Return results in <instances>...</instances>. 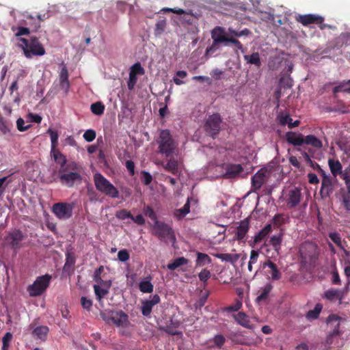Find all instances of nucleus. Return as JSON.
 <instances>
[{
	"label": "nucleus",
	"mask_w": 350,
	"mask_h": 350,
	"mask_svg": "<svg viewBox=\"0 0 350 350\" xmlns=\"http://www.w3.org/2000/svg\"><path fill=\"white\" fill-rule=\"evenodd\" d=\"M282 234H279L278 235L272 236L267 243H265V246L271 245L277 253V255L280 254V251L281 250V244L282 241Z\"/></svg>",
	"instance_id": "25"
},
{
	"label": "nucleus",
	"mask_w": 350,
	"mask_h": 350,
	"mask_svg": "<svg viewBox=\"0 0 350 350\" xmlns=\"http://www.w3.org/2000/svg\"><path fill=\"white\" fill-rule=\"evenodd\" d=\"M163 168L173 175H178L179 174L178 161L172 156L169 157L166 163L163 165Z\"/></svg>",
	"instance_id": "23"
},
{
	"label": "nucleus",
	"mask_w": 350,
	"mask_h": 350,
	"mask_svg": "<svg viewBox=\"0 0 350 350\" xmlns=\"http://www.w3.org/2000/svg\"><path fill=\"white\" fill-rule=\"evenodd\" d=\"M280 124L282 126L288 124L289 129H293L299 125L300 121L295 120L293 122V119L288 115L281 116L279 118Z\"/></svg>",
	"instance_id": "36"
},
{
	"label": "nucleus",
	"mask_w": 350,
	"mask_h": 350,
	"mask_svg": "<svg viewBox=\"0 0 350 350\" xmlns=\"http://www.w3.org/2000/svg\"><path fill=\"white\" fill-rule=\"evenodd\" d=\"M26 236L18 229H14L10 232L5 237L6 243L10 246L14 250H17L21 248L23 245L22 241L25 240Z\"/></svg>",
	"instance_id": "10"
},
{
	"label": "nucleus",
	"mask_w": 350,
	"mask_h": 350,
	"mask_svg": "<svg viewBox=\"0 0 350 350\" xmlns=\"http://www.w3.org/2000/svg\"><path fill=\"white\" fill-rule=\"evenodd\" d=\"M243 58L247 64L254 65L257 68H260L262 65L260 55L258 52L253 53L251 55H245Z\"/></svg>",
	"instance_id": "33"
},
{
	"label": "nucleus",
	"mask_w": 350,
	"mask_h": 350,
	"mask_svg": "<svg viewBox=\"0 0 350 350\" xmlns=\"http://www.w3.org/2000/svg\"><path fill=\"white\" fill-rule=\"evenodd\" d=\"M125 166L128 170L131 176H133L135 174V163L131 160H128L125 163Z\"/></svg>",
	"instance_id": "62"
},
{
	"label": "nucleus",
	"mask_w": 350,
	"mask_h": 350,
	"mask_svg": "<svg viewBox=\"0 0 350 350\" xmlns=\"http://www.w3.org/2000/svg\"><path fill=\"white\" fill-rule=\"evenodd\" d=\"M153 228L155 230L154 234L160 239L167 242V241L174 243L176 237L172 228L167 224L156 220Z\"/></svg>",
	"instance_id": "5"
},
{
	"label": "nucleus",
	"mask_w": 350,
	"mask_h": 350,
	"mask_svg": "<svg viewBox=\"0 0 350 350\" xmlns=\"http://www.w3.org/2000/svg\"><path fill=\"white\" fill-rule=\"evenodd\" d=\"M272 231V227L271 224L266 225L262 229H261L254 237L253 244H250L253 247L257 243H260L264 240Z\"/></svg>",
	"instance_id": "22"
},
{
	"label": "nucleus",
	"mask_w": 350,
	"mask_h": 350,
	"mask_svg": "<svg viewBox=\"0 0 350 350\" xmlns=\"http://www.w3.org/2000/svg\"><path fill=\"white\" fill-rule=\"evenodd\" d=\"M211 341L214 343V347L221 349L226 342V338L221 334H217L211 340Z\"/></svg>",
	"instance_id": "46"
},
{
	"label": "nucleus",
	"mask_w": 350,
	"mask_h": 350,
	"mask_svg": "<svg viewBox=\"0 0 350 350\" xmlns=\"http://www.w3.org/2000/svg\"><path fill=\"white\" fill-rule=\"evenodd\" d=\"M342 201L345 208L350 211V193L347 191V193L342 197Z\"/></svg>",
	"instance_id": "64"
},
{
	"label": "nucleus",
	"mask_w": 350,
	"mask_h": 350,
	"mask_svg": "<svg viewBox=\"0 0 350 350\" xmlns=\"http://www.w3.org/2000/svg\"><path fill=\"white\" fill-rule=\"evenodd\" d=\"M302 198L301 189L297 187L290 189L287 191L284 200L288 208H293L299 205Z\"/></svg>",
	"instance_id": "12"
},
{
	"label": "nucleus",
	"mask_w": 350,
	"mask_h": 350,
	"mask_svg": "<svg viewBox=\"0 0 350 350\" xmlns=\"http://www.w3.org/2000/svg\"><path fill=\"white\" fill-rule=\"evenodd\" d=\"M286 139L293 146H302L304 144V137L301 133L288 131L286 133Z\"/></svg>",
	"instance_id": "21"
},
{
	"label": "nucleus",
	"mask_w": 350,
	"mask_h": 350,
	"mask_svg": "<svg viewBox=\"0 0 350 350\" xmlns=\"http://www.w3.org/2000/svg\"><path fill=\"white\" fill-rule=\"evenodd\" d=\"M116 217L121 220H124L126 218H131L132 217V214L131 212L125 208L121 209L116 212Z\"/></svg>",
	"instance_id": "47"
},
{
	"label": "nucleus",
	"mask_w": 350,
	"mask_h": 350,
	"mask_svg": "<svg viewBox=\"0 0 350 350\" xmlns=\"http://www.w3.org/2000/svg\"><path fill=\"white\" fill-rule=\"evenodd\" d=\"M18 31L17 32L15 33V36L16 37H21L22 36H25V35H29V33H30V30L29 28L27 27H18L17 28Z\"/></svg>",
	"instance_id": "59"
},
{
	"label": "nucleus",
	"mask_w": 350,
	"mask_h": 350,
	"mask_svg": "<svg viewBox=\"0 0 350 350\" xmlns=\"http://www.w3.org/2000/svg\"><path fill=\"white\" fill-rule=\"evenodd\" d=\"M249 230V221L247 219L241 221L237 228L236 236L238 240H243Z\"/></svg>",
	"instance_id": "27"
},
{
	"label": "nucleus",
	"mask_w": 350,
	"mask_h": 350,
	"mask_svg": "<svg viewBox=\"0 0 350 350\" xmlns=\"http://www.w3.org/2000/svg\"><path fill=\"white\" fill-rule=\"evenodd\" d=\"M216 257L221 259L223 261L230 262H232L234 261L233 256L230 254H216Z\"/></svg>",
	"instance_id": "58"
},
{
	"label": "nucleus",
	"mask_w": 350,
	"mask_h": 350,
	"mask_svg": "<svg viewBox=\"0 0 350 350\" xmlns=\"http://www.w3.org/2000/svg\"><path fill=\"white\" fill-rule=\"evenodd\" d=\"M344 297V292L342 290L337 288H330L324 293V297L330 301H335L338 300L341 304Z\"/></svg>",
	"instance_id": "19"
},
{
	"label": "nucleus",
	"mask_w": 350,
	"mask_h": 350,
	"mask_svg": "<svg viewBox=\"0 0 350 350\" xmlns=\"http://www.w3.org/2000/svg\"><path fill=\"white\" fill-rule=\"evenodd\" d=\"M304 144L318 149L323 147L322 142L313 135H308L304 137Z\"/></svg>",
	"instance_id": "34"
},
{
	"label": "nucleus",
	"mask_w": 350,
	"mask_h": 350,
	"mask_svg": "<svg viewBox=\"0 0 350 350\" xmlns=\"http://www.w3.org/2000/svg\"><path fill=\"white\" fill-rule=\"evenodd\" d=\"M73 203L57 202L53 204L52 211L59 219H68L72 215Z\"/></svg>",
	"instance_id": "9"
},
{
	"label": "nucleus",
	"mask_w": 350,
	"mask_h": 350,
	"mask_svg": "<svg viewBox=\"0 0 350 350\" xmlns=\"http://www.w3.org/2000/svg\"><path fill=\"white\" fill-rule=\"evenodd\" d=\"M129 258V253L126 249L121 250L118 253V258L121 262H126Z\"/></svg>",
	"instance_id": "54"
},
{
	"label": "nucleus",
	"mask_w": 350,
	"mask_h": 350,
	"mask_svg": "<svg viewBox=\"0 0 350 350\" xmlns=\"http://www.w3.org/2000/svg\"><path fill=\"white\" fill-rule=\"evenodd\" d=\"M129 72L136 75H144L145 74V70L139 62H136L131 66Z\"/></svg>",
	"instance_id": "44"
},
{
	"label": "nucleus",
	"mask_w": 350,
	"mask_h": 350,
	"mask_svg": "<svg viewBox=\"0 0 350 350\" xmlns=\"http://www.w3.org/2000/svg\"><path fill=\"white\" fill-rule=\"evenodd\" d=\"M104 270V268L103 266H100L95 271H94V280L96 282V283H98L100 280H102V278H101V273Z\"/></svg>",
	"instance_id": "61"
},
{
	"label": "nucleus",
	"mask_w": 350,
	"mask_h": 350,
	"mask_svg": "<svg viewBox=\"0 0 350 350\" xmlns=\"http://www.w3.org/2000/svg\"><path fill=\"white\" fill-rule=\"evenodd\" d=\"M47 133L49 134L51 137V151H54L55 150H57V147L58 145V137L59 135L57 131L53 130L51 129H49L47 131Z\"/></svg>",
	"instance_id": "39"
},
{
	"label": "nucleus",
	"mask_w": 350,
	"mask_h": 350,
	"mask_svg": "<svg viewBox=\"0 0 350 350\" xmlns=\"http://www.w3.org/2000/svg\"><path fill=\"white\" fill-rule=\"evenodd\" d=\"M150 300L142 301L141 312L144 317H149L152 312V308L161 301V298L157 294L150 296Z\"/></svg>",
	"instance_id": "16"
},
{
	"label": "nucleus",
	"mask_w": 350,
	"mask_h": 350,
	"mask_svg": "<svg viewBox=\"0 0 350 350\" xmlns=\"http://www.w3.org/2000/svg\"><path fill=\"white\" fill-rule=\"evenodd\" d=\"M96 131L93 129H88L83 133V138L88 142L94 141L96 138Z\"/></svg>",
	"instance_id": "49"
},
{
	"label": "nucleus",
	"mask_w": 350,
	"mask_h": 350,
	"mask_svg": "<svg viewBox=\"0 0 350 350\" xmlns=\"http://www.w3.org/2000/svg\"><path fill=\"white\" fill-rule=\"evenodd\" d=\"M330 239L338 246L341 245V237L338 232H332L329 234Z\"/></svg>",
	"instance_id": "57"
},
{
	"label": "nucleus",
	"mask_w": 350,
	"mask_h": 350,
	"mask_svg": "<svg viewBox=\"0 0 350 350\" xmlns=\"http://www.w3.org/2000/svg\"><path fill=\"white\" fill-rule=\"evenodd\" d=\"M51 153L53 154L55 161L59 165V170H63V169L66 167L70 169H76L77 163H78V162L75 161H68L66 157L58 149L55 150L54 151H51Z\"/></svg>",
	"instance_id": "13"
},
{
	"label": "nucleus",
	"mask_w": 350,
	"mask_h": 350,
	"mask_svg": "<svg viewBox=\"0 0 350 350\" xmlns=\"http://www.w3.org/2000/svg\"><path fill=\"white\" fill-rule=\"evenodd\" d=\"M90 109L94 114L100 116L104 113L105 105L101 102H96L91 105Z\"/></svg>",
	"instance_id": "41"
},
{
	"label": "nucleus",
	"mask_w": 350,
	"mask_h": 350,
	"mask_svg": "<svg viewBox=\"0 0 350 350\" xmlns=\"http://www.w3.org/2000/svg\"><path fill=\"white\" fill-rule=\"evenodd\" d=\"M18 40L22 42L19 47L23 49L25 56L27 58L42 56L46 53L42 44L36 36H31L29 39L19 38Z\"/></svg>",
	"instance_id": "2"
},
{
	"label": "nucleus",
	"mask_w": 350,
	"mask_h": 350,
	"mask_svg": "<svg viewBox=\"0 0 350 350\" xmlns=\"http://www.w3.org/2000/svg\"><path fill=\"white\" fill-rule=\"evenodd\" d=\"M259 256V253L257 250H252L250 252V258L249 262L250 264L256 263Z\"/></svg>",
	"instance_id": "63"
},
{
	"label": "nucleus",
	"mask_w": 350,
	"mask_h": 350,
	"mask_svg": "<svg viewBox=\"0 0 350 350\" xmlns=\"http://www.w3.org/2000/svg\"><path fill=\"white\" fill-rule=\"evenodd\" d=\"M265 174L261 171L257 172L252 177V190L256 192L259 190L265 183Z\"/></svg>",
	"instance_id": "20"
},
{
	"label": "nucleus",
	"mask_w": 350,
	"mask_h": 350,
	"mask_svg": "<svg viewBox=\"0 0 350 350\" xmlns=\"http://www.w3.org/2000/svg\"><path fill=\"white\" fill-rule=\"evenodd\" d=\"M156 142L158 145L157 152L159 154L167 159L173 156L176 150L177 143L173 139L168 129L161 130Z\"/></svg>",
	"instance_id": "1"
},
{
	"label": "nucleus",
	"mask_w": 350,
	"mask_h": 350,
	"mask_svg": "<svg viewBox=\"0 0 350 350\" xmlns=\"http://www.w3.org/2000/svg\"><path fill=\"white\" fill-rule=\"evenodd\" d=\"M272 286L270 284L266 285L263 288H262L260 295L257 297L256 300L258 301H260L262 300H265L267 299L269 294L271 291Z\"/></svg>",
	"instance_id": "43"
},
{
	"label": "nucleus",
	"mask_w": 350,
	"mask_h": 350,
	"mask_svg": "<svg viewBox=\"0 0 350 350\" xmlns=\"http://www.w3.org/2000/svg\"><path fill=\"white\" fill-rule=\"evenodd\" d=\"M262 269H265L266 274L269 279L275 281L282 278V272L276 264L268 259L262 264Z\"/></svg>",
	"instance_id": "14"
},
{
	"label": "nucleus",
	"mask_w": 350,
	"mask_h": 350,
	"mask_svg": "<svg viewBox=\"0 0 350 350\" xmlns=\"http://www.w3.org/2000/svg\"><path fill=\"white\" fill-rule=\"evenodd\" d=\"M197 258L196 260V267H204L206 265L211 264L212 259L211 257L202 252H196Z\"/></svg>",
	"instance_id": "29"
},
{
	"label": "nucleus",
	"mask_w": 350,
	"mask_h": 350,
	"mask_svg": "<svg viewBox=\"0 0 350 350\" xmlns=\"http://www.w3.org/2000/svg\"><path fill=\"white\" fill-rule=\"evenodd\" d=\"M235 321L244 327L251 329L250 317L244 312H240L234 317Z\"/></svg>",
	"instance_id": "32"
},
{
	"label": "nucleus",
	"mask_w": 350,
	"mask_h": 350,
	"mask_svg": "<svg viewBox=\"0 0 350 350\" xmlns=\"http://www.w3.org/2000/svg\"><path fill=\"white\" fill-rule=\"evenodd\" d=\"M137 75L132 74L129 72V81L127 82L128 88L130 90H133L137 81Z\"/></svg>",
	"instance_id": "53"
},
{
	"label": "nucleus",
	"mask_w": 350,
	"mask_h": 350,
	"mask_svg": "<svg viewBox=\"0 0 350 350\" xmlns=\"http://www.w3.org/2000/svg\"><path fill=\"white\" fill-rule=\"evenodd\" d=\"M296 19L297 21L302 24L304 26L315 24L316 23H321L322 21H324V18L323 16L311 14L299 15Z\"/></svg>",
	"instance_id": "17"
},
{
	"label": "nucleus",
	"mask_w": 350,
	"mask_h": 350,
	"mask_svg": "<svg viewBox=\"0 0 350 350\" xmlns=\"http://www.w3.org/2000/svg\"><path fill=\"white\" fill-rule=\"evenodd\" d=\"M101 316L107 323H111L118 327L124 326L128 323V315L122 310L102 312Z\"/></svg>",
	"instance_id": "8"
},
{
	"label": "nucleus",
	"mask_w": 350,
	"mask_h": 350,
	"mask_svg": "<svg viewBox=\"0 0 350 350\" xmlns=\"http://www.w3.org/2000/svg\"><path fill=\"white\" fill-rule=\"evenodd\" d=\"M31 126V125L30 124L25 126V120L22 118H19L16 120L17 129L21 132L27 131Z\"/></svg>",
	"instance_id": "50"
},
{
	"label": "nucleus",
	"mask_w": 350,
	"mask_h": 350,
	"mask_svg": "<svg viewBox=\"0 0 350 350\" xmlns=\"http://www.w3.org/2000/svg\"><path fill=\"white\" fill-rule=\"evenodd\" d=\"M340 320V317L334 314H332L329 315V317H327V322L328 323H331L332 322H337L336 325H335V329H334L332 336H333L334 334H338V329L340 326V323H339Z\"/></svg>",
	"instance_id": "45"
},
{
	"label": "nucleus",
	"mask_w": 350,
	"mask_h": 350,
	"mask_svg": "<svg viewBox=\"0 0 350 350\" xmlns=\"http://www.w3.org/2000/svg\"><path fill=\"white\" fill-rule=\"evenodd\" d=\"M211 272L209 270L204 269L198 274V278L201 282L204 283L206 282L207 280L211 278Z\"/></svg>",
	"instance_id": "52"
},
{
	"label": "nucleus",
	"mask_w": 350,
	"mask_h": 350,
	"mask_svg": "<svg viewBox=\"0 0 350 350\" xmlns=\"http://www.w3.org/2000/svg\"><path fill=\"white\" fill-rule=\"evenodd\" d=\"M81 171L82 166L79 163H77L76 169L66 167L63 170H58L59 181L64 186L73 187L76 183L81 182Z\"/></svg>",
	"instance_id": "3"
},
{
	"label": "nucleus",
	"mask_w": 350,
	"mask_h": 350,
	"mask_svg": "<svg viewBox=\"0 0 350 350\" xmlns=\"http://www.w3.org/2000/svg\"><path fill=\"white\" fill-rule=\"evenodd\" d=\"M332 179L328 176L327 177H324L322 178L321 182V187L320 189V194L322 198H326L329 196V195L332 193Z\"/></svg>",
	"instance_id": "18"
},
{
	"label": "nucleus",
	"mask_w": 350,
	"mask_h": 350,
	"mask_svg": "<svg viewBox=\"0 0 350 350\" xmlns=\"http://www.w3.org/2000/svg\"><path fill=\"white\" fill-rule=\"evenodd\" d=\"M211 37L213 39V44L209 48L207 49V53L214 52L218 49L219 44L222 42H226L228 38L224 28L221 27H216L212 30Z\"/></svg>",
	"instance_id": "11"
},
{
	"label": "nucleus",
	"mask_w": 350,
	"mask_h": 350,
	"mask_svg": "<svg viewBox=\"0 0 350 350\" xmlns=\"http://www.w3.org/2000/svg\"><path fill=\"white\" fill-rule=\"evenodd\" d=\"M190 212V200L188 198L183 208H177L174 211V216L178 219H183Z\"/></svg>",
	"instance_id": "30"
},
{
	"label": "nucleus",
	"mask_w": 350,
	"mask_h": 350,
	"mask_svg": "<svg viewBox=\"0 0 350 350\" xmlns=\"http://www.w3.org/2000/svg\"><path fill=\"white\" fill-rule=\"evenodd\" d=\"M68 77L69 74L67 67L62 63V68L59 74L58 91H62L64 95L68 94L70 87Z\"/></svg>",
	"instance_id": "15"
},
{
	"label": "nucleus",
	"mask_w": 350,
	"mask_h": 350,
	"mask_svg": "<svg viewBox=\"0 0 350 350\" xmlns=\"http://www.w3.org/2000/svg\"><path fill=\"white\" fill-rule=\"evenodd\" d=\"M179 325L180 324L178 321H173L171 320L170 324H167L160 329L168 334L175 336L178 334V332L176 331V328L178 327Z\"/></svg>",
	"instance_id": "37"
},
{
	"label": "nucleus",
	"mask_w": 350,
	"mask_h": 350,
	"mask_svg": "<svg viewBox=\"0 0 350 350\" xmlns=\"http://www.w3.org/2000/svg\"><path fill=\"white\" fill-rule=\"evenodd\" d=\"M51 280V275L49 274L38 277L34 282L28 286L29 295L36 297L42 294L48 288Z\"/></svg>",
	"instance_id": "6"
},
{
	"label": "nucleus",
	"mask_w": 350,
	"mask_h": 350,
	"mask_svg": "<svg viewBox=\"0 0 350 350\" xmlns=\"http://www.w3.org/2000/svg\"><path fill=\"white\" fill-rule=\"evenodd\" d=\"M243 170V168L240 164H228L226 167L225 176L228 178H234L241 173Z\"/></svg>",
	"instance_id": "24"
},
{
	"label": "nucleus",
	"mask_w": 350,
	"mask_h": 350,
	"mask_svg": "<svg viewBox=\"0 0 350 350\" xmlns=\"http://www.w3.org/2000/svg\"><path fill=\"white\" fill-rule=\"evenodd\" d=\"M142 182L145 185H148L149 184H150V183L152 182V177L151 176V174L148 172H142Z\"/></svg>",
	"instance_id": "55"
},
{
	"label": "nucleus",
	"mask_w": 350,
	"mask_h": 350,
	"mask_svg": "<svg viewBox=\"0 0 350 350\" xmlns=\"http://www.w3.org/2000/svg\"><path fill=\"white\" fill-rule=\"evenodd\" d=\"M152 278L148 276L139 283V289L143 293H150L153 291L154 286L151 283Z\"/></svg>",
	"instance_id": "31"
},
{
	"label": "nucleus",
	"mask_w": 350,
	"mask_h": 350,
	"mask_svg": "<svg viewBox=\"0 0 350 350\" xmlns=\"http://www.w3.org/2000/svg\"><path fill=\"white\" fill-rule=\"evenodd\" d=\"M226 42H230L235 45L239 49L243 51V44L236 38L233 37H228Z\"/></svg>",
	"instance_id": "60"
},
{
	"label": "nucleus",
	"mask_w": 350,
	"mask_h": 350,
	"mask_svg": "<svg viewBox=\"0 0 350 350\" xmlns=\"http://www.w3.org/2000/svg\"><path fill=\"white\" fill-rule=\"evenodd\" d=\"M288 220V217L285 214H276L273 218V223L277 226H280L286 224Z\"/></svg>",
	"instance_id": "42"
},
{
	"label": "nucleus",
	"mask_w": 350,
	"mask_h": 350,
	"mask_svg": "<svg viewBox=\"0 0 350 350\" xmlns=\"http://www.w3.org/2000/svg\"><path fill=\"white\" fill-rule=\"evenodd\" d=\"M94 290L98 301H101L109 292V290L102 288L100 285H94Z\"/></svg>",
	"instance_id": "40"
},
{
	"label": "nucleus",
	"mask_w": 350,
	"mask_h": 350,
	"mask_svg": "<svg viewBox=\"0 0 350 350\" xmlns=\"http://www.w3.org/2000/svg\"><path fill=\"white\" fill-rule=\"evenodd\" d=\"M322 309L323 305L321 304H317L313 310H310L306 313V319L309 321L317 319L322 311Z\"/></svg>",
	"instance_id": "35"
},
{
	"label": "nucleus",
	"mask_w": 350,
	"mask_h": 350,
	"mask_svg": "<svg viewBox=\"0 0 350 350\" xmlns=\"http://www.w3.org/2000/svg\"><path fill=\"white\" fill-rule=\"evenodd\" d=\"M222 119L219 113H216L209 116L204 124V130L206 133L215 138L221 130Z\"/></svg>",
	"instance_id": "7"
},
{
	"label": "nucleus",
	"mask_w": 350,
	"mask_h": 350,
	"mask_svg": "<svg viewBox=\"0 0 350 350\" xmlns=\"http://www.w3.org/2000/svg\"><path fill=\"white\" fill-rule=\"evenodd\" d=\"M328 165L331 171L332 174L336 177L338 175H342V166L338 160H334L329 159L328 160Z\"/></svg>",
	"instance_id": "26"
},
{
	"label": "nucleus",
	"mask_w": 350,
	"mask_h": 350,
	"mask_svg": "<svg viewBox=\"0 0 350 350\" xmlns=\"http://www.w3.org/2000/svg\"><path fill=\"white\" fill-rule=\"evenodd\" d=\"M144 213L146 216L148 217L150 219L154 221V222H156V220H157V217L155 212L150 206H146L144 207Z\"/></svg>",
	"instance_id": "48"
},
{
	"label": "nucleus",
	"mask_w": 350,
	"mask_h": 350,
	"mask_svg": "<svg viewBox=\"0 0 350 350\" xmlns=\"http://www.w3.org/2000/svg\"><path fill=\"white\" fill-rule=\"evenodd\" d=\"M342 177L345 182L347 191L350 193V167L347 168L344 171Z\"/></svg>",
	"instance_id": "51"
},
{
	"label": "nucleus",
	"mask_w": 350,
	"mask_h": 350,
	"mask_svg": "<svg viewBox=\"0 0 350 350\" xmlns=\"http://www.w3.org/2000/svg\"><path fill=\"white\" fill-rule=\"evenodd\" d=\"M93 178L95 187L98 191L111 198L119 197L118 189L103 174L96 173Z\"/></svg>",
	"instance_id": "4"
},
{
	"label": "nucleus",
	"mask_w": 350,
	"mask_h": 350,
	"mask_svg": "<svg viewBox=\"0 0 350 350\" xmlns=\"http://www.w3.org/2000/svg\"><path fill=\"white\" fill-rule=\"evenodd\" d=\"M49 332V329L47 326L40 325L36 327L32 332L33 337L40 339L42 341H45L47 338V335Z\"/></svg>",
	"instance_id": "28"
},
{
	"label": "nucleus",
	"mask_w": 350,
	"mask_h": 350,
	"mask_svg": "<svg viewBox=\"0 0 350 350\" xmlns=\"http://www.w3.org/2000/svg\"><path fill=\"white\" fill-rule=\"evenodd\" d=\"M81 304L84 309L89 310L92 306V301L85 297H82L81 298Z\"/></svg>",
	"instance_id": "56"
},
{
	"label": "nucleus",
	"mask_w": 350,
	"mask_h": 350,
	"mask_svg": "<svg viewBox=\"0 0 350 350\" xmlns=\"http://www.w3.org/2000/svg\"><path fill=\"white\" fill-rule=\"evenodd\" d=\"M188 262L189 260L182 256L176 258L172 263H169L167 267L168 269L173 271L182 265H187Z\"/></svg>",
	"instance_id": "38"
}]
</instances>
